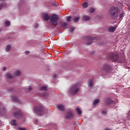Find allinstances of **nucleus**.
Listing matches in <instances>:
<instances>
[{"instance_id":"obj_19","label":"nucleus","mask_w":130,"mask_h":130,"mask_svg":"<svg viewBox=\"0 0 130 130\" xmlns=\"http://www.w3.org/2000/svg\"><path fill=\"white\" fill-rule=\"evenodd\" d=\"M6 77L8 79H13L14 78V76H13V75H12V74H10V73H8L7 74H6Z\"/></svg>"},{"instance_id":"obj_39","label":"nucleus","mask_w":130,"mask_h":130,"mask_svg":"<svg viewBox=\"0 0 130 130\" xmlns=\"http://www.w3.org/2000/svg\"><path fill=\"white\" fill-rule=\"evenodd\" d=\"M25 53H26V54H29V53H30V51H26L25 52Z\"/></svg>"},{"instance_id":"obj_13","label":"nucleus","mask_w":130,"mask_h":130,"mask_svg":"<svg viewBox=\"0 0 130 130\" xmlns=\"http://www.w3.org/2000/svg\"><path fill=\"white\" fill-rule=\"evenodd\" d=\"M22 73L21 72V71L20 70H15L13 73V75H14L15 77H19L20 75H21Z\"/></svg>"},{"instance_id":"obj_7","label":"nucleus","mask_w":130,"mask_h":130,"mask_svg":"<svg viewBox=\"0 0 130 130\" xmlns=\"http://www.w3.org/2000/svg\"><path fill=\"white\" fill-rule=\"evenodd\" d=\"M108 59L111 60L113 62H114V54L112 52H110L108 54Z\"/></svg>"},{"instance_id":"obj_6","label":"nucleus","mask_w":130,"mask_h":130,"mask_svg":"<svg viewBox=\"0 0 130 130\" xmlns=\"http://www.w3.org/2000/svg\"><path fill=\"white\" fill-rule=\"evenodd\" d=\"M14 115L16 118H21L23 115H22V113H21V111L20 110H18L16 111L14 114Z\"/></svg>"},{"instance_id":"obj_24","label":"nucleus","mask_w":130,"mask_h":130,"mask_svg":"<svg viewBox=\"0 0 130 130\" xmlns=\"http://www.w3.org/2000/svg\"><path fill=\"white\" fill-rule=\"evenodd\" d=\"M6 51H10L11 50V45H8L6 47Z\"/></svg>"},{"instance_id":"obj_21","label":"nucleus","mask_w":130,"mask_h":130,"mask_svg":"<svg viewBox=\"0 0 130 130\" xmlns=\"http://www.w3.org/2000/svg\"><path fill=\"white\" fill-rule=\"evenodd\" d=\"M11 123L12 125H13V126L17 125V122L15 119L11 120Z\"/></svg>"},{"instance_id":"obj_9","label":"nucleus","mask_w":130,"mask_h":130,"mask_svg":"<svg viewBox=\"0 0 130 130\" xmlns=\"http://www.w3.org/2000/svg\"><path fill=\"white\" fill-rule=\"evenodd\" d=\"M42 15L43 20H44L45 21H48V20L50 19V17L49 16V15H48V14L47 13H42Z\"/></svg>"},{"instance_id":"obj_12","label":"nucleus","mask_w":130,"mask_h":130,"mask_svg":"<svg viewBox=\"0 0 130 130\" xmlns=\"http://www.w3.org/2000/svg\"><path fill=\"white\" fill-rule=\"evenodd\" d=\"M119 12H120L119 8L117 7H115L114 8V15L116 16V17H117V16L119 15Z\"/></svg>"},{"instance_id":"obj_32","label":"nucleus","mask_w":130,"mask_h":130,"mask_svg":"<svg viewBox=\"0 0 130 130\" xmlns=\"http://www.w3.org/2000/svg\"><path fill=\"white\" fill-rule=\"evenodd\" d=\"M94 12H95V10L94 8H90L89 9V13H94Z\"/></svg>"},{"instance_id":"obj_3","label":"nucleus","mask_w":130,"mask_h":130,"mask_svg":"<svg viewBox=\"0 0 130 130\" xmlns=\"http://www.w3.org/2000/svg\"><path fill=\"white\" fill-rule=\"evenodd\" d=\"M80 89L79 88L77 87V85H74L71 87L69 90V93L72 94V95H74V94H77V93H79Z\"/></svg>"},{"instance_id":"obj_8","label":"nucleus","mask_w":130,"mask_h":130,"mask_svg":"<svg viewBox=\"0 0 130 130\" xmlns=\"http://www.w3.org/2000/svg\"><path fill=\"white\" fill-rule=\"evenodd\" d=\"M66 118L72 119V118H74V114H73L72 111H69L66 114Z\"/></svg>"},{"instance_id":"obj_30","label":"nucleus","mask_w":130,"mask_h":130,"mask_svg":"<svg viewBox=\"0 0 130 130\" xmlns=\"http://www.w3.org/2000/svg\"><path fill=\"white\" fill-rule=\"evenodd\" d=\"M71 19H72V17L71 16H68L66 18L67 22H70L71 21Z\"/></svg>"},{"instance_id":"obj_2","label":"nucleus","mask_w":130,"mask_h":130,"mask_svg":"<svg viewBox=\"0 0 130 130\" xmlns=\"http://www.w3.org/2000/svg\"><path fill=\"white\" fill-rule=\"evenodd\" d=\"M34 110L36 113L39 115H43V114H45V113L46 112V110L41 106L35 107Z\"/></svg>"},{"instance_id":"obj_34","label":"nucleus","mask_w":130,"mask_h":130,"mask_svg":"<svg viewBox=\"0 0 130 130\" xmlns=\"http://www.w3.org/2000/svg\"><path fill=\"white\" fill-rule=\"evenodd\" d=\"M123 15H124V13H121V14H120L119 15V18H120V19H121V18H123Z\"/></svg>"},{"instance_id":"obj_4","label":"nucleus","mask_w":130,"mask_h":130,"mask_svg":"<svg viewBox=\"0 0 130 130\" xmlns=\"http://www.w3.org/2000/svg\"><path fill=\"white\" fill-rule=\"evenodd\" d=\"M109 15L112 20L114 19V7H112L109 11Z\"/></svg>"},{"instance_id":"obj_31","label":"nucleus","mask_w":130,"mask_h":130,"mask_svg":"<svg viewBox=\"0 0 130 130\" xmlns=\"http://www.w3.org/2000/svg\"><path fill=\"white\" fill-rule=\"evenodd\" d=\"M6 111V109L5 108H3L0 110V113H3V112H5Z\"/></svg>"},{"instance_id":"obj_22","label":"nucleus","mask_w":130,"mask_h":130,"mask_svg":"<svg viewBox=\"0 0 130 130\" xmlns=\"http://www.w3.org/2000/svg\"><path fill=\"white\" fill-rule=\"evenodd\" d=\"M109 32H114V27L111 26L108 28Z\"/></svg>"},{"instance_id":"obj_25","label":"nucleus","mask_w":130,"mask_h":130,"mask_svg":"<svg viewBox=\"0 0 130 130\" xmlns=\"http://www.w3.org/2000/svg\"><path fill=\"white\" fill-rule=\"evenodd\" d=\"M76 112L78 114H81L82 113V111L78 108H76Z\"/></svg>"},{"instance_id":"obj_1","label":"nucleus","mask_w":130,"mask_h":130,"mask_svg":"<svg viewBox=\"0 0 130 130\" xmlns=\"http://www.w3.org/2000/svg\"><path fill=\"white\" fill-rule=\"evenodd\" d=\"M59 17L56 14H53L50 17V25L52 28L57 26V22H58Z\"/></svg>"},{"instance_id":"obj_41","label":"nucleus","mask_w":130,"mask_h":130,"mask_svg":"<svg viewBox=\"0 0 130 130\" xmlns=\"http://www.w3.org/2000/svg\"><path fill=\"white\" fill-rule=\"evenodd\" d=\"M7 70V68L6 67L3 68V71H6Z\"/></svg>"},{"instance_id":"obj_11","label":"nucleus","mask_w":130,"mask_h":130,"mask_svg":"<svg viewBox=\"0 0 130 130\" xmlns=\"http://www.w3.org/2000/svg\"><path fill=\"white\" fill-rule=\"evenodd\" d=\"M113 103V101L109 98H107L105 99V105L108 106L109 104H112Z\"/></svg>"},{"instance_id":"obj_20","label":"nucleus","mask_w":130,"mask_h":130,"mask_svg":"<svg viewBox=\"0 0 130 130\" xmlns=\"http://www.w3.org/2000/svg\"><path fill=\"white\" fill-rule=\"evenodd\" d=\"M88 87H92L93 86V81L92 80H89L88 83Z\"/></svg>"},{"instance_id":"obj_46","label":"nucleus","mask_w":130,"mask_h":130,"mask_svg":"<svg viewBox=\"0 0 130 130\" xmlns=\"http://www.w3.org/2000/svg\"><path fill=\"white\" fill-rule=\"evenodd\" d=\"M116 27H117V26H115V28H116Z\"/></svg>"},{"instance_id":"obj_16","label":"nucleus","mask_w":130,"mask_h":130,"mask_svg":"<svg viewBox=\"0 0 130 130\" xmlns=\"http://www.w3.org/2000/svg\"><path fill=\"white\" fill-rule=\"evenodd\" d=\"M60 24H61V25L62 26V28H63V29H67V26L68 25L67 22H62L60 23Z\"/></svg>"},{"instance_id":"obj_45","label":"nucleus","mask_w":130,"mask_h":130,"mask_svg":"<svg viewBox=\"0 0 130 130\" xmlns=\"http://www.w3.org/2000/svg\"><path fill=\"white\" fill-rule=\"evenodd\" d=\"M52 6H54V4H52Z\"/></svg>"},{"instance_id":"obj_33","label":"nucleus","mask_w":130,"mask_h":130,"mask_svg":"<svg viewBox=\"0 0 130 130\" xmlns=\"http://www.w3.org/2000/svg\"><path fill=\"white\" fill-rule=\"evenodd\" d=\"M18 129L19 130H26V128L25 127H18Z\"/></svg>"},{"instance_id":"obj_10","label":"nucleus","mask_w":130,"mask_h":130,"mask_svg":"<svg viewBox=\"0 0 130 130\" xmlns=\"http://www.w3.org/2000/svg\"><path fill=\"white\" fill-rule=\"evenodd\" d=\"M86 39L87 40V43L86 44L87 45H90V44H92V43H93V40H94L95 38L91 37H87Z\"/></svg>"},{"instance_id":"obj_42","label":"nucleus","mask_w":130,"mask_h":130,"mask_svg":"<svg viewBox=\"0 0 130 130\" xmlns=\"http://www.w3.org/2000/svg\"><path fill=\"white\" fill-rule=\"evenodd\" d=\"M53 78H54V79H55V78H56V75H53Z\"/></svg>"},{"instance_id":"obj_15","label":"nucleus","mask_w":130,"mask_h":130,"mask_svg":"<svg viewBox=\"0 0 130 130\" xmlns=\"http://www.w3.org/2000/svg\"><path fill=\"white\" fill-rule=\"evenodd\" d=\"M90 16H87V15H84L82 17V20L83 21H89L90 20Z\"/></svg>"},{"instance_id":"obj_40","label":"nucleus","mask_w":130,"mask_h":130,"mask_svg":"<svg viewBox=\"0 0 130 130\" xmlns=\"http://www.w3.org/2000/svg\"><path fill=\"white\" fill-rule=\"evenodd\" d=\"M102 113H103V114H106V111H103L102 112Z\"/></svg>"},{"instance_id":"obj_35","label":"nucleus","mask_w":130,"mask_h":130,"mask_svg":"<svg viewBox=\"0 0 130 130\" xmlns=\"http://www.w3.org/2000/svg\"><path fill=\"white\" fill-rule=\"evenodd\" d=\"M32 87L31 86H29L28 87V91H32Z\"/></svg>"},{"instance_id":"obj_26","label":"nucleus","mask_w":130,"mask_h":130,"mask_svg":"<svg viewBox=\"0 0 130 130\" xmlns=\"http://www.w3.org/2000/svg\"><path fill=\"white\" fill-rule=\"evenodd\" d=\"M79 20H80V17H75L73 19L74 22H78V21H79Z\"/></svg>"},{"instance_id":"obj_18","label":"nucleus","mask_w":130,"mask_h":130,"mask_svg":"<svg viewBox=\"0 0 130 130\" xmlns=\"http://www.w3.org/2000/svg\"><path fill=\"white\" fill-rule=\"evenodd\" d=\"M47 90V87L45 86H41L39 89L40 91H46Z\"/></svg>"},{"instance_id":"obj_28","label":"nucleus","mask_w":130,"mask_h":130,"mask_svg":"<svg viewBox=\"0 0 130 130\" xmlns=\"http://www.w3.org/2000/svg\"><path fill=\"white\" fill-rule=\"evenodd\" d=\"M11 25V22L9 21H6L5 22V25L6 26H10Z\"/></svg>"},{"instance_id":"obj_27","label":"nucleus","mask_w":130,"mask_h":130,"mask_svg":"<svg viewBox=\"0 0 130 130\" xmlns=\"http://www.w3.org/2000/svg\"><path fill=\"white\" fill-rule=\"evenodd\" d=\"M98 103H99V100L98 99L95 100L93 103V105H96Z\"/></svg>"},{"instance_id":"obj_44","label":"nucleus","mask_w":130,"mask_h":130,"mask_svg":"<svg viewBox=\"0 0 130 130\" xmlns=\"http://www.w3.org/2000/svg\"><path fill=\"white\" fill-rule=\"evenodd\" d=\"M105 130H111L110 129H109V128H106Z\"/></svg>"},{"instance_id":"obj_36","label":"nucleus","mask_w":130,"mask_h":130,"mask_svg":"<svg viewBox=\"0 0 130 130\" xmlns=\"http://www.w3.org/2000/svg\"><path fill=\"white\" fill-rule=\"evenodd\" d=\"M4 7V5L3 4H0V10H2Z\"/></svg>"},{"instance_id":"obj_14","label":"nucleus","mask_w":130,"mask_h":130,"mask_svg":"<svg viewBox=\"0 0 130 130\" xmlns=\"http://www.w3.org/2000/svg\"><path fill=\"white\" fill-rule=\"evenodd\" d=\"M57 109L60 110V111H63L64 110V106L62 105H58L57 106Z\"/></svg>"},{"instance_id":"obj_43","label":"nucleus","mask_w":130,"mask_h":130,"mask_svg":"<svg viewBox=\"0 0 130 130\" xmlns=\"http://www.w3.org/2000/svg\"><path fill=\"white\" fill-rule=\"evenodd\" d=\"M127 9L128 10V11H130V6H128Z\"/></svg>"},{"instance_id":"obj_37","label":"nucleus","mask_w":130,"mask_h":130,"mask_svg":"<svg viewBox=\"0 0 130 130\" xmlns=\"http://www.w3.org/2000/svg\"><path fill=\"white\" fill-rule=\"evenodd\" d=\"M39 25L37 23H36L35 25V28H38Z\"/></svg>"},{"instance_id":"obj_47","label":"nucleus","mask_w":130,"mask_h":130,"mask_svg":"<svg viewBox=\"0 0 130 130\" xmlns=\"http://www.w3.org/2000/svg\"><path fill=\"white\" fill-rule=\"evenodd\" d=\"M115 61H116V60H115Z\"/></svg>"},{"instance_id":"obj_17","label":"nucleus","mask_w":130,"mask_h":130,"mask_svg":"<svg viewBox=\"0 0 130 130\" xmlns=\"http://www.w3.org/2000/svg\"><path fill=\"white\" fill-rule=\"evenodd\" d=\"M43 96L45 98H49V97H50V94L49 91H47L43 94Z\"/></svg>"},{"instance_id":"obj_23","label":"nucleus","mask_w":130,"mask_h":130,"mask_svg":"<svg viewBox=\"0 0 130 130\" xmlns=\"http://www.w3.org/2000/svg\"><path fill=\"white\" fill-rule=\"evenodd\" d=\"M12 100H13V101H14V102H18V98L16 96H12Z\"/></svg>"},{"instance_id":"obj_29","label":"nucleus","mask_w":130,"mask_h":130,"mask_svg":"<svg viewBox=\"0 0 130 130\" xmlns=\"http://www.w3.org/2000/svg\"><path fill=\"white\" fill-rule=\"evenodd\" d=\"M82 6L84 8H88V3H83V5H82Z\"/></svg>"},{"instance_id":"obj_5","label":"nucleus","mask_w":130,"mask_h":130,"mask_svg":"<svg viewBox=\"0 0 130 130\" xmlns=\"http://www.w3.org/2000/svg\"><path fill=\"white\" fill-rule=\"evenodd\" d=\"M103 70H104L106 72L110 73V72H112V67L110 65L105 64L103 66Z\"/></svg>"},{"instance_id":"obj_38","label":"nucleus","mask_w":130,"mask_h":130,"mask_svg":"<svg viewBox=\"0 0 130 130\" xmlns=\"http://www.w3.org/2000/svg\"><path fill=\"white\" fill-rule=\"evenodd\" d=\"M70 31H71V32H73V31H74V27H71Z\"/></svg>"}]
</instances>
